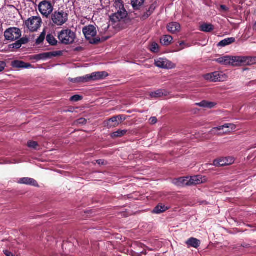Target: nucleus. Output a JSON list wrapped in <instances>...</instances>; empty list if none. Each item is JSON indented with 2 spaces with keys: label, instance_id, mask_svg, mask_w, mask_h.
<instances>
[{
  "label": "nucleus",
  "instance_id": "41",
  "mask_svg": "<svg viewBox=\"0 0 256 256\" xmlns=\"http://www.w3.org/2000/svg\"><path fill=\"white\" fill-rule=\"evenodd\" d=\"M86 122L87 120L84 118H80L77 120V123L80 124H86Z\"/></svg>",
  "mask_w": 256,
  "mask_h": 256
},
{
  "label": "nucleus",
  "instance_id": "22",
  "mask_svg": "<svg viewBox=\"0 0 256 256\" xmlns=\"http://www.w3.org/2000/svg\"><path fill=\"white\" fill-rule=\"evenodd\" d=\"M173 38L169 35L164 36L160 38V43L164 46H168L170 44Z\"/></svg>",
  "mask_w": 256,
  "mask_h": 256
},
{
  "label": "nucleus",
  "instance_id": "16",
  "mask_svg": "<svg viewBox=\"0 0 256 256\" xmlns=\"http://www.w3.org/2000/svg\"><path fill=\"white\" fill-rule=\"evenodd\" d=\"M186 244L188 248L192 247L197 248L200 244V241L196 238H190L187 240Z\"/></svg>",
  "mask_w": 256,
  "mask_h": 256
},
{
  "label": "nucleus",
  "instance_id": "9",
  "mask_svg": "<svg viewBox=\"0 0 256 256\" xmlns=\"http://www.w3.org/2000/svg\"><path fill=\"white\" fill-rule=\"evenodd\" d=\"M238 66L241 65H252L256 64V56H238Z\"/></svg>",
  "mask_w": 256,
  "mask_h": 256
},
{
  "label": "nucleus",
  "instance_id": "28",
  "mask_svg": "<svg viewBox=\"0 0 256 256\" xmlns=\"http://www.w3.org/2000/svg\"><path fill=\"white\" fill-rule=\"evenodd\" d=\"M60 52H44L42 54L43 60H46L48 58H50L52 56H56L59 55Z\"/></svg>",
  "mask_w": 256,
  "mask_h": 256
},
{
  "label": "nucleus",
  "instance_id": "12",
  "mask_svg": "<svg viewBox=\"0 0 256 256\" xmlns=\"http://www.w3.org/2000/svg\"><path fill=\"white\" fill-rule=\"evenodd\" d=\"M108 76L106 72H92L91 74H88V78L90 82L102 80Z\"/></svg>",
  "mask_w": 256,
  "mask_h": 256
},
{
  "label": "nucleus",
  "instance_id": "23",
  "mask_svg": "<svg viewBox=\"0 0 256 256\" xmlns=\"http://www.w3.org/2000/svg\"><path fill=\"white\" fill-rule=\"evenodd\" d=\"M118 124L119 122H118L116 116H113L110 118L106 122L107 126L110 128L116 126H118Z\"/></svg>",
  "mask_w": 256,
  "mask_h": 256
},
{
  "label": "nucleus",
  "instance_id": "44",
  "mask_svg": "<svg viewBox=\"0 0 256 256\" xmlns=\"http://www.w3.org/2000/svg\"><path fill=\"white\" fill-rule=\"evenodd\" d=\"M6 66V63L4 61H0V72H2Z\"/></svg>",
  "mask_w": 256,
  "mask_h": 256
},
{
  "label": "nucleus",
  "instance_id": "34",
  "mask_svg": "<svg viewBox=\"0 0 256 256\" xmlns=\"http://www.w3.org/2000/svg\"><path fill=\"white\" fill-rule=\"evenodd\" d=\"M152 13L150 12L148 10H146V12H144V14L140 15L139 16L142 20H145L148 18Z\"/></svg>",
  "mask_w": 256,
  "mask_h": 256
},
{
  "label": "nucleus",
  "instance_id": "5",
  "mask_svg": "<svg viewBox=\"0 0 256 256\" xmlns=\"http://www.w3.org/2000/svg\"><path fill=\"white\" fill-rule=\"evenodd\" d=\"M42 22L39 16H32L26 21L25 24L30 32H36L40 28Z\"/></svg>",
  "mask_w": 256,
  "mask_h": 256
},
{
  "label": "nucleus",
  "instance_id": "25",
  "mask_svg": "<svg viewBox=\"0 0 256 256\" xmlns=\"http://www.w3.org/2000/svg\"><path fill=\"white\" fill-rule=\"evenodd\" d=\"M128 132L127 130H118L116 132H114L111 134L110 136L112 138H121L124 136Z\"/></svg>",
  "mask_w": 256,
  "mask_h": 256
},
{
  "label": "nucleus",
  "instance_id": "2",
  "mask_svg": "<svg viewBox=\"0 0 256 256\" xmlns=\"http://www.w3.org/2000/svg\"><path fill=\"white\" fill-rule=\"evenodd\" d=\"M58 38L60 42L65 45L72 44L76 38V34L71 30H62L58 34Z\"/></svg>",
  "mask_w": 256,
  "mask_h": 256
},
{
  "label": "nucleus",
  "instance_id": "35",
  "mask_svg": "<svg viewBox=\"0 0 256 256\" xmlns=\"http://www.w3.org/2000/svg\"><path fill=\"white\" fill-rule=\"evenodd\" d=\"M28 146L29 148H32L34 149H36V148L38 146V144L36 142L29 141L28 142Z\"/></svg>",
  "mask_w": 256,
  "mask_h": 256
},
{
  "label": "nucleus",
  "instance_id": "52",
  "mask_svg": "<svg viewBox=\"0 0 256 256\" xmlns=\"http://www.w3.org/2000/svg\"><path fill=\"white\" fill-rule=\"evenodd\" d=\"M96 162L98 164H104V160H96Z\"/></svg>",
  "mask_w": 256,
  "mask_h": 256
},
{
  "label": "nucleus",
  "instance_id": "17",
  "mask_svg": "<svg viewBox=\"0 0 256 256\" xmlns=\"http://www.w3.org/2000/svg\"><path fill=\"white\" fill-rule=\"evenodd\" d=\"M18 182L20 184H26L35 186H38V184L36 180L29 178H22L20 179Z\"/></svg>",
  "mask_w": 256,
  "mask_h": 256
},
{
  "label": "nucleus",
  "instance_id": "37",
  "mask_svg": "<svg viewBox=\"0 0 256 256\" xmlns=\"http://www.w3.org/2000/svg\"><path fill=\"white\" fill-rule=\"evenodd\" d=\"M22 46V44H20V42L18 40L16 41L14 44H12L10 45V48L15 49H18L20 48Z\"/></svg>",
  "mask_w": 256,
  "mask_h": 256
},
{
  "label": "nucleus",
  "instance_id": "47",
  "mask_svg": "<svg viewBox=\"0 0 256 256\" xmlns=\"http://www.w3.org/2000/svg\"><path fill=\"white\" fill-rule=\"evenodd\" d=\"M150 124H154L157 122V119L156 117H152L149 120Z\"/></svg>",
  "mask_w": 256,
  "mask_h": 256
},
{
  "label": "nucleus",
  "instance_id": "6",
  "mask_svg": "<svg viewBox=\"0 0 256 256\" xmlns=\"http://www.w3.org/2000/svg\"><path fill=\"white\" fill-rule=\"evenodd\" d=\"M4 36L6 40L14 41L21 37L22 32L18 28H10L5 31Z\"/></svg>",
  "mask_w": 256,
  "mask_h": 256
},
{
  "label": "nucleus",
  "instance_id": "40",
  "mask_svg": "<svg viewBox=\"0 0 256 256\" xmlns=\"http://www.w3.org/2000/svg\"><path fill=\"white\" fill-rule=\"evenodd\" d=\"M100 42V38H91L90 40V42L93 44H99Z\"/></svg>",
  "mask_w": 256,
  "mask_h": 256
},
{
  "label": "nucleus",
  "instance_id": "48",
  "mask_svg": "<svg viewBox=\"0 0 256 256\" xmlns=\"http://www.w3.org/2000/svg\"><path fill=\"white\" fill-rule=\"evenodd\" d=\"M34 59L36 60H43L42 54L34 56Z\"/></svg>",
  "mask_w": 256,
  "mask_h": 256
},
{
  "label": "nucleus",
  "instance_id": "4",
  "mask_svg": "<svg viewBox=\"0 0 256 256\" xmlns=\"http://www.w3.org/2000/svg\"><path fill=\"white\" fill-rule=\"evenodd\" d=\"M38 10L43 16L48 18L54 10V4L50 1L42 0L38 4Z\"/></svg>",
  "mask_w": 256,
  "mask_h": 256
},
{
  "label": "nucleus",
  "instance_id": "24",
  "mask_svg": "<svg viewBox=\"0 0 256 256\" xmlns=\"http://www.w3.org/2000/svg\"><path fill=\"white\" fill-rule=\"evenodd\" d=\"M224 128H230L232 130H233L236 128V126L234 124H226L223 126L214 128L212 130V132L214 133V131L222 130Z\"/></svg>",
  "mask_w": 256,
  "mask_h": 256
},
{
  "label": "nucleus",
  "instance_id": "29",
  "mask_svg": "<svg viewBox=\"0 0 256 256\" xmlns=\"http://www.w3.org/2000/svg\"><path fill=\"white\" fill-rule=\"evenodd\" d=\"M88 74L84 76L76 78L74 79H72V82L76 83L86 82H90L89 78H88Z\"/></svg>",
  "mask_w": 256,
  "mask_h": 256
},
{
  "label": "nucleus",
  "instance_id": "31",
  "mask_svg": "<svg viewBox=\"0 0 256 256\" xmlns=\"http://www.w3.org/2000/svg\"><path fill=\"white\" fill-rule=\"evenodd\" d=\"M158 45L156 42H152L150 46V50L151 52L154 53H156L158 52Z\"/></svg>",
  "mask_w": 256,
  "mask_h": 256
},
{
  "label": "nucleus",
  "instance_id": "43",
  "mask_svg": "<svg viewBox=\"0 0 256 256\" xmlns=\"http://www.w3.org/2000/svg\"><path fill=\"white\" fill-rule=\"evenodd\" d=\"M196 104L197 105V106H200V107L206 108V106H206L207 105V101L202 100L200 102L196 103Z\"/></svg>",
  "mask_w": 256,
  "mask_h": 256
},
{
  "label": "nucleus",
  "instance_id": "42",
  "mask_svg": "<svg viewBox=\"0 0 256 256\" xmlns=\"http://www.w3.org/2000/svg\"><path fill=\"white\" fill-rule=\"evenodd\" d=\"M19 42H20V44L22 45V44H24L28 42V38L25 37L21 38L20 40H18Z\"/></svg>",
  "mask_w": 256,
  "mask_h": 256
},
{
  "label": "nucleus",
  "instance_id": "3",
  "mask_svg": "<svg viewBox=\"0 0 256 256\" xmlns=\"http://www.w3.org/2000/svg\"><path fill=\"white\" fill-rule=\"evenodd\" d=\"M50 19L55 25L62 26L68 20V14L64 10L58 8L50 16Z\"/></svg>",
  "mask_w": 256,
  "mask_h": 256
},
{
  "label": "nucleus",
  "instance_id": "19",
  "mask_svg": "<svg viewBox=\"0 0 256 256\" xmlns=\"http://www.w3.org/2000/svg\"><path fill=\"white\" fill-rule=\"evenodd\" d=\"M236 41V38H225L224 40H221L218 44V46H221V47H224L226 46H228L229 44H230Z\"/></svg>",
  "mask_w": 256,
  "mask_h": 256
},
{
  "label": "nucleus",
  "instance_id": "18",
  "mask_svg": "<svg viewBox=\"0 0 256 256\" xmlns=\"http://www.w3.org/2000/svg\"><path fill=\"white\" fill-rule=\"evenodd\" d=\"M169 208L166 206L162 204H159L153 210L152 212L154 214H159L166 212L168 210Z\"/></svg>",
  "mask_w": 256,
  "mask_h": 256
},
{
  "label": "nucleus",
  "instance_id": "8",
  "mask_svg": "<svg viewBox=\"0 0 256 256\" xmlns=\"http://www.w3.org/2000/svg\"><path fill=\"white\" fill-rule=\"evenodd\" d=\"M154 64L160 68L171 69L174 68V64L166 58H159L156 60Z\"/></svg>",
  "mask_w": 256,
  "mask_h": 256
},
{
  "label": "nucleus",
  "instance_id": "1",
  "mask_svg": "<svg viewBox=\"0 0 256 256\" xmlns=\"http://www.w3.org/2000/svg\"><path fill=\"white\" fill-rule=\"evenodd\" d=\"M114 12L110 16V20L114 22H118L124 20L128 16V13L124 8V2L121 0H114Z\"/></svg>",
  "mask_w": 256,
  "mask_h": 256
},
{
  "label": "nucleus",
  "instance_id": "27",
  "mask_svg": "<svg viewBox=\"0 0 256 256\" xmlns=\"http://www.w3.org/2000/svg\"><path fill=\"white\" fill-rule=\"evenodd\" d=\"M144 0H131V4L135 10L139 9L144 4Z\"/></svg>",
  "mask_w": 256,
  "mask_h": 256
},
{
  "label": "nucleus",
  "instance_id": "54",
  "mask_svg": "<svg viewBox=\"0 0 256 256\" xmlns=\"http://www.w3.org/2000/svg\"><path fill=\"white\" fill-rule=\"evenodd\" d=\"M82 48L79 47L76 48V50H79V48Z\"/></svg>",
  "mask_w": 256,
  "mask_h": 256
},
{
  "label": "nucleus",
  "instance_id": "45",
  "mask_svg": "<svg viewBox=\"0 0 256 256\" xmlns=\"http://www.w3.org/2000/svg\"><path fill=\"white\" fill-rule=\"evenodd\" d=\"M116 116L119 124L122 121H124L126 120V118L123 115H118Z\"/></svg>",
  "mask_w": 256,
  "mask_h": 256
},
{
  "label": "nucleus",
  "instance_id": "36",
  "mask_svg": "<svg viewBox=\"0 0 256 256\" xmlns=\"http://www.w3.org/2000/svg\"><path fill=\"white\" fill-rule=\"evenodd\" d=\"M190 178L188 177H182V186H190V182H189Z\"/></svg>",
  "mask_w": 256,
  "mask_h": 256
},
{
  "label": "nucleus",
  "instance_id": "26",
  "mask_svg": "<svg viewBox=\"0 0 256 256\" xmlns=\"http://www.w3.org/2000/svg\"><path fill=\"white\" fill-rule=\"evenodd\" d=\"M46 40L51 46H56L58 42L56 38L51 34L47 35L46 36Z\"/></svg>",
  "mask_w": 256,
  "mask_h": 256
},
{
  "label": "nucleus",
  "instance_id": "33",
  "mask_svg": "<svg viewBox=\"0 0 256 256\" xmlns=\"http://www.w3.org/2000/svg\"><path fill=\"white\" fill-rule=\"evenodd\" d=\"M152 13L150 12L148 10H146V12H144V14L140 15L139 16L142 20H145L148 18Z\"/></svg>",
  "mask_w": 256,
  "mask_h": 256
},
{
  "label": "nucleus",
  "instance_id": "14",
  "mask_svg": "<svg viewBox=\"0 0 256 256\" xmlns=\"http://www.w3.org/2000/svg\"><path fill=\"white\" fill-rule=\"evenodd\" d=\"M204 78L210 82H220L221 81V78L219 72H216L208 74L204 76Z\"/></svg>",
  "mask_w": 256,
  "mask_h": 256
},
{
  "label": "nucleus",
  "instance_id": "13",
  "mask_svg": "<svg viewBox=\"0 0 256 256\" xmlns=\"http://www.w3.org/2000/svg\"><path fill=\"white\" fill-rule=\"evenodd\" d=\"M11 66L14 68H28L32 67L30 63H26L23 61L14 60L12 62Z\"/></svg>",
  "mask_w": 256,
  "mask_h": 256
},
{
  "label": "nucleus",
  "instance_id": "7",
  "mask_svg": "<svg viewBox=\"0 0 256 256\" xmlns=\"http://www.w3.org/2000/svg\"><path fill=\"white\" fill-rule=\"evenodd\" d=\"M238 56H226L220 57L216 60L218 63L223 65H231L232 66H238Z\"/></svg>",
  "mask_w": 256,
  "mask_h": 256
},
{
  "label": "nucleus",
  "instance_id": "51",
  "mask_svg": "<svg viewBox=\"0 0 256 256\" xmlns=\"http://www.w3.org/2000/svg\"><path fill=\"white\" fill-rule=\"evenodd\" d=\"M220 8L224 12H226L228 10V8L224 5H220Z\"/></svg>",
  "mask_w": 256,
  "mask_h": 256
},
{
  "label": "nucleus",
  "instance_id": "21",
  "mask_svg": "<svg viewBox=\"0 0 256 256\" xmlns=\"http://www.w3.org/2000/svg\"><path fill=\"white\" fill-rule=\"evenodd\" d=\"M200 30L206 32H210L214 30V26L210 24L204 23L200 26Z\"/></svg>",
  "mask_w": 256,
  "mask_h": 256
},
{
  "label": "nucleus",
  "instance_id": "50",
  "mask_svg": "<svg viewBox=\"0 0 256 256\" xmlns=\"http://www.w3.org/2000/svg\"><path fill=\"white\" fill-rule=\"evenodd\" d=\"M156 8V6L154 4H152L150 6V7L149 8H148V10L150 12L152 13L154 12V10Z\"/></svg>",
  "mask_w": 256,
  "mask_h": 256
},
{
  "label": "nucleus",
  "instance_id": "38",
  "mask_svg": "<svg viewBox=\"0 0 256 256\" xmlns=\"http://www.w3.org/2000/svg\"><path fill=\"white\" fill-rule=\"evenodd\" d=\"M82 99V96L79 95H74L72 96L70 98L71 101L73 102H78Z\"/></svg>",
  "mask_w": 256,
  "mask_h": 256
},
{
  "label": "nucleus",
  "instance_id": "15",
  "mask_svg": "<svg viewBox=\"0 0 256 256\" xmlns=\"http://www.w3.org/2000/svg\"><path fill=\"white\" fill-rule=\"evenodd\" d=\"M167 30L172 34L176 33L177 32H180V26L178 22H172L168 24Z\"/></svg>",
  "mask_w": 256,
  "mask_h": 256
},
{
  "label": "nucleus",
  "instance_id": "30",
  "mask_svg": "<svg viewBox=\"0 0 256 256\" xmlns=\"http://www.w3.org/2000/svg\"><path fill=\"white\" fill-rule=\"evenodd\" d=\"M164 95L162 91L160 90H157L154 92H152L150 96L152 98H158L162 97Z\"/></svg>",
  "mask_w": 256,
  "mask_h": 256
},
{
  "label": "nucleus",
  "instance_id": "10",
  "mask_svg": "<svg viewBox=\"0 0 256 256\" xmlns=\"http://www.w3.org/2000/svg\"><path fill=\"white\" fill-rule=\"evenodd\" d=\"M82 32L88 40H91L92 38L95 36L96 34V28L92 25L84 27L82 30Z\"/></svg>",
  "mask_w": 256,
  "mask_h": 256
},
{
  "label": "nucleus",
  "instance_id": "39",
  "mask_svg": "<svg viewBox=\"0 0 256 256\" xmlns=\"http://www.w3.org/2000/svg\"><path fill=\"white\" fill-rule=\"evenodd\" d=\"M182 177L180 178H176L175 180H174V182L178 186H182Z\"/></svg>",
  "mask_w": 256,
  "mask_h": 256
},
{
  "label": "nucleus",
  "instance_id": "32",
  "mask_svg": "<svg viewBox=\"0 0 256 256\" xmlns=\"http://www.w3.org/2000/svg\"><path fill=\"white\" fill-rule=\"evenodd\" d=\"M45 36H46V32L44 31L43 32H42L40 34V36L36 39V44H42L44 38H45Z\"/></svg>",
  "mask_w": 256,
  "mask_h": 256
},
{
  "label": "nucleus",
  "instance_id": "20",
  "mask_svg": "<svg viewBox=\"0 0 256 256\" xmlns=\"http://www.w3.org/2000/svg\"><path fill=\"white\" fill-rule=\"evenodd\" d=\"M189 182L190 186L196 185L204 182L202 178L200 176H195L190 177Z\"/></svg>",
  "mask_w": 256,
  "mask_h": 256
},
{
  "label": "nucleus",
  "instance_id": "49",
  "mask_svg": "<svg viewBox=\"0 0 256 256\" xmlns=\"http://www.w3.org/2000/svg\"><path fill=\"white\" fill-rule=\"evenodd\" d=\"M4 252L6 256H14L12 252L8 250H4Z\"/></svg>",
  "mask_w": 256,
  "mask_h": 256
},
{
  "label": "nucleus",
  "instance_id": "46",
  "mask_svg": "<svg viewBox=\"0 0 256 256\" xmlns=\"http://www.w3.org/2000/svg\"><path fill=\"white\" fill-rule=\"evenodd\" d=\"M216 105V104L212 102H207V106L206 108H212Z\"/></svg>",
  "mask_w": 256,
  "mask_h": 256
},
{
  "label": "nucleus",
  "instance_id": "55",
  "mask_svg": "<svg viewBox=\"0 0 256 256\" xmlns=\"http://www.w3.org/2000/svg\"><path fill=\"white\" fill-rule=\"evenodd\" d=\"M184 44V42H181L180 43V46H182V44Z\"/></svg>",
  "mask_w": 256,
  "mask_h": 256
},
{
  "label": "nucleus",
  "instance_id": "11",
  "mask_svg": "<svg viewBox=\"0 0 256 256\" xmlns=\"http://www.w3.org/2000/svg\"><path fill=\"white\" fill-rule=\"evenodd\" d=\"M234 162V159L232 157L222 158L215 160L213 162V164L216 166H222L229 165Z\"/></svg>",
  "mask_w": 256,
  "mask_h": 256
},
{
  "label": "nucleus",
  "instance_id": "53",
  "mask_svg": "<svg viewBox=\"0 0 256 256\" xmlns=\"http://www.w3.org/2000/svg\"><path fill=\"white\" fill-rule=\"evenodd\" d=\"M254 29L256 30V22H255L254 25Z\"/></svg>",
  "mask_w": 256,
  "mask_h": 256
}]
</instances>
